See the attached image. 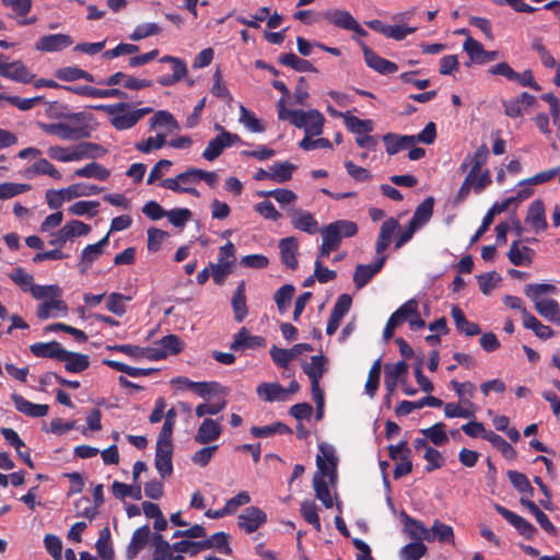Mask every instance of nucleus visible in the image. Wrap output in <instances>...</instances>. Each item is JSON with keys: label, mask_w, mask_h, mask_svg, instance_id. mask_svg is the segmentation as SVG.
<instances>
[{"label": "nucleus", "mask_w": 560, "mask_h": 560, "mask_svg": "<svg viewBox=\"0 0 560 560\" xmlns=\"http://www.w3.org/2000/svg\"><path fill=\"white\" fill-rule=\"evenodd\" d=\"M489 158V150L486 144H481L474 154H468L462 163L459 170L462 172L468 171L458 192L457 200H465L470 191L476 194L482 192L491 183V175L489 170H483Z\"/></svg>", "instance_id": "1"}, {"label": "nucleus", "mask_w": 560, "mask_h": 560, "mask_svg": "<svg viewBox=\"0 0 560 560\" xmlns=\"http://www.w3.org/2000/svg\"><path fill=\"white\" fill-rule=\"evenodd\" d=\"M319 452L320 454L316 457L317 471L313 477V486L316 498L325 508L330 509L334 506V499L325 478L327 477L331 485L336 482L338 459L331 445L320 444Z\"/></svg>", "instance_id": "2"}, {"label": "nucleus", "mask_w": 560, "mask_h": 560, "mask_svg": "<svg viewBox=\"0 0 560 560\" xmlns=\"http://www.w3.org/2000/svg\"><path fill=\"white\" fill-rule=\"evenodd\" d=\"M91 108L105 113L109 125L117 131L132 129L145 115L153 112L152 107H137L128 102L100 104Z\"/></svg>", "instance_id": "3"}, {"label": "nucleus", "mask_w": 560, "mask_h": 560, "mask_svg": "<svg viewBox=\"0 0 560 560\" xmlns=\"http://www.w3.org/2000/svg\"><path fill=\"white\" fill-rule=\"evenodd\" d=\"M38 127L44 132L56 136L61 140H79L90 136V129L83 113L73 114L66 120L58 122H38Z\"/></svg>", "instance_id": "4"}, {"label": "nucleus", "mask_w": 560, "mask_h": 560, "mask_svg": "<svg viewBox=\"0 0 560 560\" xmlns=\"http://www.w3.org/2000/svg\"><path fill=\"white\" fill-rule=\"evenodd\" d=\"M101 151L103 150L98 144L92 142H80L69 147L50 145L47 149V154L51 160L68 163L96 158L100 155Z\"/></svg>", "instance_id": "5"}, {"label": "nucleus", "mask_w": 560, "mask_h": 560, "mask_svg": "<svg viewBox=\"0 0 560 560\" xmlns=\"http://www.w3.org/2000/svg\"><path fill=\"white\" fill-rule=\"evenodd\" d=\"M358 233V225L353 221L338 220L320 230L323 240L335 247L339 248L345 237H352Z\"/></svg>", "instance_id": "6"}, {"label": "nucleus", "mask_w": 560, "mask_h": 560, "mask_svg": "<svg viewBox=\"0 0 560 560\" xmlns=\"http://www.w3.org/2000/svg\"><path fill=\"white\" fill-rule=\"evenodd\" d=\"M290 122L303 129L305 135H322L325 122L324 116L317 109H295Z\"/></svg>", "instance_id": "7"}, {"label": "nucleus", "mask_w": 560, "mask_h": 560, "mask_svg": "<svg viewBox=\"0 0 560 560\" xmlns=\"http://www.w3.org/2000/svg\"><path fill=\"white\" fill-rule=\"evenodd\" d=\"M235 247L231 242L221 246L218 254V262L211 264V276L217 284H222L234 265Z\"/></svg>", "instance_id": "8"}, {"label": "nucleus", "mask_w": 560, "mask_h": 560, "mask_svg": "<svg viewBox=\"0 0 560 560\" xmlns=\"http://www.w3.org/2000/svg\"><path fill=\"white\" fill-rule=\"evenodd\" d=\"M0 75L21 83H30L34 79L22 61H10L4 54H0Z\"/></svg>", "instance_id": "9"}, {"label": "nucleus", "mask_w": 560, "mask_h": 560, "mask_svg": "<svg viewBox=\"0 0 560 560\" xmlns=\"http://www.w3.org/2000/svg\"><path fill=\"white\" fill-rule=\"evenodd\" d=\"M240 141L241 138L238 135L222 130L219 136L208 142L206 149L202 152V158L207 161H214L221 155L224 149L230 148Z\"/></svg>", "instance_id": "10"}, {"label": "nucleus", "mask_w": 560, "mask_h": 560, "mask_svg": "<svg viewBox=\"0 0 560 560\" xmlns=\"http://www.w3.org/2000/svg\"><path fill=\"white\" fill-rule=\"evenodd\" d=\"M389 457L396 462L394 469V478L399 479L402 476L408 475L412 469L410 460V448L406 442H401L397 445L388 446Z\"/></svg>", "instance_id": "11"}, {"label": "nucleus", "mask_w": 560, "mask_h": 560, "mask_svg": "<svg viewBox=\"0 0 560 560\" xmlns=\"http://www.w3.org/2000/svg\"><path fill=\"white\" fill-rule=\"evenodd\" d=\"M194 185H196V180L191 168H188L187 171L179 173L174 178H165L161 182L162 187L170 189L174 192H187L195 197H199L200 192L196 188H194Z\"/></svg>", "instance_id": "12"}, {"label": "nucleus", "mask_w": 560, "mask_h": 560, "mask_svg": "<svg viewBox=\"0 0 560 560\" xmlns=\"http://www.w3.org/2000/svg\"><path fill=\"white\" fill-rule=\"evenodd\" d=\"M184 348V342L176 335L163 337L155 346L148 350V357L154 360H161L168 355L179 353Z\"/></svg>", "instance_id": "13"}, {"label": "nucleus", "mask_w": 560, "mask_h": 560, "mask_svg": "<svg viewBox=\"0 0 560 560\" xmlns=\"http://www.w3.org/2000/svg\"><path fill=\"white\" fill-rule=\"evenodd\" d=\"M291 225L299 231L307 234H315L319 231V224L315 217L301 208H290L288 210Z\"/></svg>", "instance_id": "14"}, {"label": "nucleus", "mask_w": 560, "mask_h": 560, "mask_svg": "<svg viewBox=\"0 0 560 560\" xmlns=\"http://www.w3.org/2000/svg\"><path fill=\"white\" fill-rule=\"evenodd\" d=\"M173 443L156 442L154 465L162 478L173 474Z\"/></svg>", "instance_id": "15"}, {"label": "nucleus", "mask_w": 560, "mask_h": 560, "mask_svg": "<svg viewBox=\"0 0 560 560\" xmlns=\"http://www.w3.org/2000/svg\"><path fill=\"white\" fill-rule=\"evenodd\" d=\"M399 324L408 322L412 330H419L425 326L418 311V302L410 299L394 312Z\"/></svg>", "instance_id": "16"}, {"label": "nucleus", "mask_w": 560, "mask_h": 560, "mask_svg": "<svg viewBox=\"0 0 560 560\" xmlns=\"http://www.w3.org/2000/svg\"><path fill=\"white\" fill-rule=\"evenodd\" d=\"M366 66L380 74H390L398 70L395 62L378 56L366 44L360 43Z\"/></svg>", "instance_id": "17"}, {"label": "nucleus", "mask_w": 560, "mask_h": 560, "mask_svg": "<svg viewBox=\"0 0 560 560\" xmlns=\"http://www.w3.org/2000/svg\"><path fill=\"white\" fill-rule=\"evenodd\" d=\"M73 44V39L68 34H50L40 37L35 43V49L44 52H58Z\"/></svg>", "instance_id": "18"}, {"label": "nucleus", "mask_w": 560, "mask_h": 560, "mask_svg": "<svg viewBox=\"0 0 560 560\" xmlns=\"http://www.w3.org/2000/svg\"><path fill=\"white\" fill-rule=\"evenodd\" d=\"M495 511L525 538H533L536 534V528L524 517L517 515L516 513L508 510L506 508L494 504Z\"/></svg>", "instance_id": "19"}, {"label": "nucleus", "mask_w": 560, "mask_h": 560, "mask_svg": "<svg viewBox=\"0 0 560 560\" xmlns=\"http://www.w3.org/2000/svg\"><path fill=\"white\" fill-rule=\"evenodd\" d=\"M222 431V425L218 421L206 418L198 427L194 440L198 444L208 445L217 441L221 436Z\"/></svg>", "instance_id": "20"}, {"label": "nucleus", "mask_w": 560, "mask_h": 560, "mask_svg": "<svg viewBox=\"0 0 560 560\" xmlns=\"http://www.w3.org/2000/svg\"><path fill=\"white\" fill-rule=\"evenodd\" d=\"M267 520L266 513L256 508H246L238 516V526L246 533H254Z\"/></svg>", "instance_id": "21"}, {"label": "nucleus", "mask_w": 560, "mask_h": 560, "mask_svg": "<svg viewBox=\"0 0 560 560\" xmlns=\"http://www.w3.org/2000/svg\"><path fill=\"white\" fill-rule=\"evenodd\" d=\"M68 91L92 98H125L126 93L120 89H97L91 85L67 86Z\"/></svg>", "instance_id": "22"}, {"label": "nucleus", "mask_w": 560, "mask_h": 560, "mask_svg": "<svg viewBox=\"0 0 560 560\" xmlns=\"http://www.w3.org/2000/svg\"><path fill=\"white\" fill-rule=\"evenodd\" d=\"M266 346V339L260 336H253L243 327L234 335L233 342L230 348L233 351H242L246 349H258Z\"/></svg>", "instance_id": "23"}, {"label": "nucleus", "mask_w": 560, "mask_h": 560, "mask_svg": "<svg viewBox=\"0 0 560 560\" xmlns=\"http://www.w3.org/2000/svg\"><path fill=\"white\" fill-rule=\"evenodd\" d=\"M386 256H377L370 265H358L353 275V282L358 289L363 288L384 266Z\"/></svg>", "instance_id": "24"}, {"label": "nucleus", "mask_w": 560, "mask_h": 560, "mask_svg": "<svg viewBox=\"0 0 560 560\" xmlns=\"http://www.w3.org/2000/svg\"><path fill=\"white\" fill-rule=\"evenodd\" d=\"M109 243V233H107L101 241L95 244L85 246L80 256V268L86 271L91 265L97 260L104 253L105 247Z\"/></svg>", "instance_id": "25"}, {"label": "nucleus", "mask_w": 560, "mask_h": 560, "mask_svg": "<svg viewBox=\"0 0 560 560\" xmlns=\"http://www.w3.org/2000/svg\"><path fill=\"white\" fill-rule=\"evenodd\" d=\"M11 400L19 412L32 418L45 417L49 410L48 405L33 404L16 393L11 394Z\"/></svg>", "instance_id": "26"}, {"label": "nucleus", "mask_w": 560, "mask_h": 560, "mask_svg": "<svg viewBox=\"0 0 560 560\" xmlns=\"http://www.w3.org/2000/svg\"><path fill=\"white\" fill-rule=\"evenodd\" d=\"M11 400L19 412L32 418L45 417L49 410L48 405L33 404L16 393L11 394Z\"/></svg>", "instance_id": "27"}, {"label": "nucleus", "mask_w": 560, "mask_h": 560, "mask_svg": "<svg viewBox=\"0 0 560 560\" xmlns=\"http://www.w3.org/2000/svg\"><path fill=\"white\" fill-rule=\"evenodd\" d=\"M401 521L404 522L405 532L409 535L411 539L415 541H433V536L429 528L424 526V524L420 521L411 518L406 513L400 514Z\"/></svg>", "instance_id": "28"}, {"label": "nucleus", "mask_w": 560, "mask_h": 560, "mask_svg": "<svg viewBox=\"0 0 560 560\" xmlns=\"http://www.w3.org/2000/svg\"><path fill=\"white\" fill-rule=\"evenodd\" d=\"M525 222L536 233L547 228L545 205L541 200L537 199L530 203Z\"/></svg>", "instance_id": "29"}, {"label": "nucleus", "mask_w": 560, "mask_h": 560, "mask_svg": "<svg viewBox=\"0 0 560 560\" xmlns=\"http://www.w3.org/2000/svg\"><path fill=\"white\" fill-rule=\"evenodd\" d=\"M408 372V364L405 361H399L394 364H387L385 366V388L387 390V399L392 396L396 389L398 381L406 375Z\"/></svg>", "instance_id": "30"}, {"label": "nucleus", "mask_w": 560, "mask_h": 560, "mask_svg": "<svg viewBox=\"0 0 560 560\" xmlns=\"http://www.w3.org/2000/svg\"><path fill=\"white\" fill-rule=\"evenodd\" d=\"M399 228V222L395 218H388L381 225L380 234L376 241L375 250L377 256H384V252L387 249L392 242V237Z\"/></svg>", "instance_id": "31"}, {"label": "nucleus", "mask_w": 560, "mask_h": 560, "mask_svg": "<svg viewBox=\"0 0 560 560\" xmlns=\"http://www.w3.org/2000/svg\"><path fill=\"white\" fill-rule=\"evenodd\" d=\"M279 249L281 261L290 269H295L298 267V250H299V241L294 236H289L280 240Z\"/></svg>", "instance_id": "32"}, {"label": "nucleus", "mask_w": 560, "mask_h": 560, "mask_svg": "<svg viewBox=\"0 0 560 560\" xmlns=\"http://www.w3.org/2000/svg\"><path fill=\"white\" fill-rule=\"evenodd\" d=\"M67 304L61 298H54L42 302L37 306L36 315L39 319H48L50 317L65 316L67 314Z\"/></svg>", "instance_id": "33"}, {"label": "nucleus", "mask_w": 560, "mask_h": 560, "mask_svg": "<svg viewBox=\"0 0 560 560\" xmlns=\"http://www.w3.org/2000/svg\"><path fill=\"white\" fill-rule=\"evenodd\" d=\"M150 538V528L148 525L139 527L132 534L131 540L126 550V557L132 560L145 547Z\"/></svg>", "instance_id": "34"}, {"label": "nucleus", "mask_w": 560, "mask_h": 560, "mask_svg": "<svg viewBox=\"0 0 560 560\" xmlns=\"http://www.w3.org/2000/svg\"><path fill=\"white\" fill-rule=\"evenodd\" d=\"M154 551L152 560H184L182 555H175L173 545L163 539L161 534L153 537Z\"/></svg>", "instance_id": "35"}, {"label": "nucleus", "mask_w": 560, "mask_h": 560, "mask_svg": "<svg viewBox=\"0 0 560 560\" xmlns=\"http://www.w3.org/2000/svg\"><path fill=\"white\" fill-rule=\"evenodd\" d=\"M258 397L267 402L287 401L284 387L278 383H261L256 387Z\"/></svg>", "instance_id": "36"}, {"label": "nucleus", "mask_w": 560, "mask_h": 560, "mask_svg": "<svg viewBox=\"0 0 560 560\" xmlns=\"http://www.w3.org/2000/svg\"><path fill=\"white\" fill-rule=\"evenodd\" d=\"M31 352L37 358H50L60 361L65 349L57 341L37 342L30 347Z\"/></svg>", "instance_id": "37"}, {"label": "nucleus", "mask_w": 560, "mask_h": 560, "mask_svg": "<svg viewBox=\"0 0 560 560\" xmlns=\"http://www.w3.org/2000/svg\"><path fill=\"white\" fill-rule=\"evenodd\" d=\"M384 143L386 145V152L389 155H394L401 150L410 149L416 144L415 136H397V135H385Z\"/></svg>", "instance_id": "38"}, {"label": "nucleus", "mask_w": 560, "mask_h": 560, "mask_svg": "<svg viewBox=\"0 0 560 560\" xmlns=\"http://www.w3.org/2000/svg\"><path fill=\"white\" fill-rule=\"evenodd\" d=\"M2 3L14 12L20 25H30L36 22V16L23 19L32 9V0H2Z\"/></svg>", "instance_id": "39"}, {"label": "nucleus", "mask_w": 560, "mask_h": 560, "mask_svg": "<svg viewBox=\"0 0 560 560\" xmlns=\"http://www.w3.org/2000/svg\"><path fill=\"white\" fill-rule=\"evenodd\" d=\"M434 198H425L416 209L409 224L419 230L427 224L433 213Z\"/></svg>", "instance_id": "40"}, {"label": "nucleus", "mask_w": 560, "mask_h": 560, "mask_svg": "<svg viewBox=\"0 0 560 560\" xmlns=\"http://www.w3.org/2000/svg\"><path fill=\"white\" fill-rule=\"evenodd\" d=\"M327 360L324 355H313L310 362L302 365L303 372L308 376L311 384L319 383L326 371Z\"/></svg>", "instance_id": "41"}, {"label": "nucleus", "mask_w": 560, "mask_h": 560, "mask_svg": "<svg viewBox=\"0 0 560 560\" xmlns=\"http://www.w3.org/2000/svg\"><path fill=\"white\" fill-rule=\"evenodd\" d=\"M61 362H65V369L70 373H80L89 368V357L81 353L70 352L65 349Z\"/></svg>", "instance_id": "42"}, {"label": "nucleus", "mask_w": 560, "mask_h": 560, "mask_svg": "<svg viewBox=\"0 0 560 560\" xmlns=\"http://www.w3.org/2000/svg\"><path fill=\"white\" fill-rule=\"evenodd\" d=\"M232 307L234 312V318L241 323L247 316V305L245 296V282L241 281L232 298Z\"/></svg>", "instance_id": "43"}, {"label": "nucleus", "mask_w": 560, "mask_h": 560, "mask_svg": "<svg viewBox=\"0 0 560 560\" xmlns=\"http://www.w3.org/2000/svg\"><path fill=\"white\" fill-rule=\"evenodd\" d=\"M324 19L329 24L346 31L349 28V26L354 20V18L349 11L341 9H329L325 11Z\"/></svg>", "instance_id": "44"}, {"label": "nucleus", "mask_w": 560, "mask_h": 560, "mask_svg": "<svg viewBox=\"0 0 560 560\" xmlns=\"http://www.w3.org/2000/svg\"><path fill=\"white\" fill-rule=\"evenodd\" d=\"M534 252L526 247L520 246L518 242H513L510 246L508 257L515 266H527L533 260Z\"/></svg>", "instance_id": "45"}, {"label": "nucleus", "mask_w": 560, "mask_h": 560, "mask_svg": "<svg viewBox=\"0 0 560 560\" xmlns=\"http://www.w3.org/2000/svg\"><path fill=\"white\" fill-rule=\"evenodd\" d=\"M523 325L525 328L530 329L540 339H549L553 336V331L549 326L540 323L533 314L528 311L523 312Z\"/></svg>", "instance_id": "46"}, {"label": "nucleus", "mask_w": 560, "mask_h": 560, "mask_svg": "<svg viewBox=\"0 0 560 560\" xmlns=\"http://www.w3.org/2000/svg\"><path fill=\"white\" fill-rule=\"evenodd\" d=\"M451 315L456 328L466 336H476L480 334V328L476 323L466 319L465 314L458 306H453Z\"/></svg>", "instance_id": "47"}, {"label": "nucleus", "mask_w": 560, "mask_h": 560, "mask_svg": "<svg viewBox=\"0 0 560 560\" xmlns=\"http://www.w3.org/2000/svg\"><path fill=\"white\" fill-rule=\"evenodd\" d=\"M535 305L536 311L547 320L560 323V307L557 301L552 299H544L537 301Z\"/></svg>", "instance_id": "48"}, {"label": "nucleus", "mask_w": 560, "mask_h": 560, "mask_svg": "<svg viewBox=\"0 0 560 560\" xmlns=\"http://www.w3.org/2000/svg\"><path fill=\"white\" fill-rule=\"evenodd\" d=\"M112 491L117 499H125L129 497L133 500H141L142 498L140 483L135 481L132 485L114 481L112 485Z\"/></svg>", "instance_id": "49"}, {"label": "nucleus", "mask_w": 560, "mask_h": 560, "mask_svg": "<svg viewBox=\"0 0 560 560\" xmlns=\"http://www.w3.org/2000/svg\"><path fill=\"white\" fill-rule=\"evenodd\" d=\"M132 299L131 295H125L118 292H112L106 295V310L114 315L122 316L127 311L126 303Z\"/></svg>", "instance_id": "50"}, {"label": "nucleus", "mask_w": 560, "mask_h": 560, "mask_svg": "<svg viewBox=\"0 0 560 560\" xmlns=\"http://www.w3.org/2000/svg\"><path fill=\"white\" fill-rule=\"evenodd\" d=\"M27 176L48 175L54 179H61V173L47 159H38L27 171Z\"/></svg>", "instance_id": "51"}, {"label": "nucleus", "mask_w": 560, "mask_h": 560, "mask_svg": "<svg viewBox=\"0 0 560 560\" xmlns=\"http://www.w3.org/2000/svg\"><path fill=\"white\" fill-rule=\"evenodd\" d=\"M450 386L455 390L463 405L475 407L470 399L476 393V386L471 382H458L456 380H452L450 382Z\"/></svg>", "instance_id": "52"}, {"label": "nucleus", "mask_w": 560, "mask_h": 560, "mask_svg": "<svg viewBox=\"0 0 560 560\" xmlns=\"http://www.w3.org/2000/svg\"><path fill=\"white\" fill-rule=\"evenodd\" d=\"M296 170V165L289 161L277 162L270 166L271 180L282 184L292 178L293 172Z\"/></svg>", "instance_id": "53"}, {"label": "nucleus", "mask_w": 560, "mask_h": 560, "mask_svg": "<svg viewBox=\"0 0 560 560\" xmlns=\"http://www.w3.org/2000/svg\"><path fill=\"white\" fill-rule=\"evenodd\" d=\"M183 383L194 389L199 396L206 397L209 394H226V388L222 387L220 384L211 382H191L188 378H184Z\"/></svg>", "instance_id": "54"}, {"label": "nucleus", "mask_w": 560, "mask_h": 560, "mask_svg": "<svg viewBox=\"0 0 560 560\" xmlns=\"http://www.w3.org/2000/svg\"><path fill=\"white\" fill-rule=\"evenodd\" d=\"M109 171L101 164L92 162L83 167L75 170L74 175L83 178H94L98 180H106L109 177Z\"/></svg>", "instance_id": "55"}, {"label": "nucleus", "mask_w": 560, "mask_h": 560, "mask_svg": "<svg viewBox=\"0 0 560 560\" xmlns=\"http://www.w3.org/2000/svg\"><path fill=\"white\" fill-rule=\"evenodd\" d=\"M420 432L425 439H429L436 446L444 445L448 441L445 424L443 422H438L430 428L422 429Z\"/></svg>", "instance_id": "56"}, {"label": "nucleus", "mask_w": 560, "mask_h": 560, "mask_svg": "<svg viewBox=\"0 0 560 560\" xmlns=\"http://www.w3.org/2000/svg\"><path fill=\"white\" fill-rule=\"evenodd\" d=\"M521 504L528 509V511L536 517L537 523L545 529L547 533H553L555 526L550 522L549 517L535 504V502L524 499H521Z\"/></svg>", "instance_id": "57"}, {"label": "nucleus", "mask_w": 560, "mask_h": 560, "mask_svg": "<svg viewBox=\"0 0 560 560\" xmlns=\"http://www.w3.org/2000/svg\"><path fill=\"white\" fill-rule=\"evenodd\" d=\"M343 121L349 131L360 136L364 132H371L373 130V121L370 119H360L355 116L346 114L343 115Z\"/></svg>", "instance_id": "58"}, {"label": "nucleus", "mask_w": 560, "mask_h": 560, "mask_svg": "<svg viewBox=\"0 0 560 560\" xmlns=\"http://www.w3.org/2000/svg\"><path fill=\"white\" fill-rule=\"evenodd\" d=\"M280 62L299 72H316V68L308 60L302 59L294 54L281 56Z\"/></svg>", "instance_id": "59"}, {"label": "nucleus", "mask_w": 560, "mask_h": 560, "mask_svg": "<svg viewBox=\"0 0 560 560\" xmlns=\"http://www.w3.org/2000/svg\"><path fill=\"white\" fill-rule=\"evenodd\" d=\"M167 127L171 131L178 130L179 125L174 116L167 110L156 112L150 119V128Z\"/></svg>", "instance_id": "60"}, {"label": "nucleus", "mask_w": 560, "mask_h": 560, "mask_svg": "<svg viewBox=\"0 0 560 560\" xmlns=\"http://www.w3.org/2000/svg\"><path fill=\"white\" fill-rule=\"evenodd\" d=\"M444 415L446 418H463V419H471L475 417L474 407H468L456 402H447L444 404Z\"/></svg>", "instance_id": "61"}, {"label": "nucleus", "mask_w": 560, "mask_h": 560, "mask_svg": "<svg viewBox=\"0 0 560 560\" xmlns=\"http://www.w3.org/2000/svg\"><path fill=\"white\" fill-rule=\"evenodd\" d=\"M102 190H103V188H101L98 186L83 184V183L73 184L66 188L69 201L72 199L79 198V197H89L92 195H96V194L101 192Z\"/></svg>", "instance_id": "62"}, {"label": "nucleus", "mask_w": 560, "mask_h": 560, "mask_svg": "<svg viewBox=\"0 0 560 560\" xmlns=\"http://www.w3.org/2000/svg\"><path fill=\"white\" fill-rule=\"evenodd\" d=\"M431 532V535L433 536V540H438L440 542H451L452 545L455 544L454 541V530L450 525H446L440 521H434L432 527L429 529Z\"/></svg>", "instance_id": "63"}, {"label": "nucleus", "mask_w": 560, "mask_h": 560, "mask_svg": "<svg viewBox=\"0 0 560 560\" xmlns=\"http://www.w3.org/2000/svg\"><path fill=\"white\" fill-rule=\"evenodd\" d=\"M427 552V546L422 541L407 544L399 551L401 560H420Z\"/></svg>", "instance_id": "64"}]
</instances>
